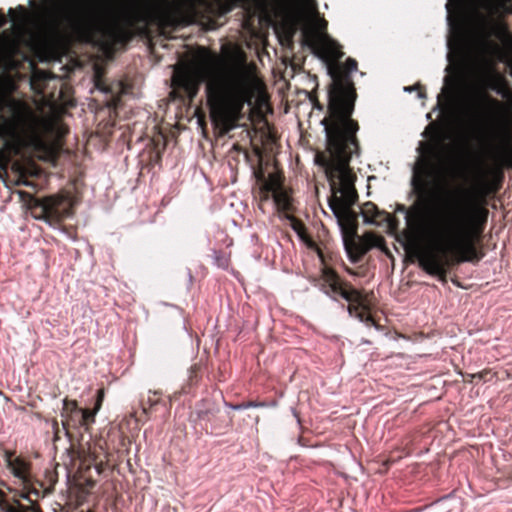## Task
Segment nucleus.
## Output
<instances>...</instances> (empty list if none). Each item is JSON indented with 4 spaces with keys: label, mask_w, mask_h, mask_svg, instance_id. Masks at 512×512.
<instances>
[{
    "label": "nucleus",
    "mask_w": 512,
    "mask_h": 512,
    "mask_svg": "<svg viewBox=\"0 0 512 512\" xmlns=\"http://www.w3.org/2000/svg\"><path fill=\"white\" fill-rule=\"evenodd\" d=\"M225 406L233 409V410H244L248 408H256L265 406L264 402H256V401H245L239 404H232L228 402H224Z\"/></svg>",
    "instance_id": "6ab92c4d"
},
{
    "label": "nucleus",
    "mask_w": 512,
    "mask_h": 512,
    "mask_svg": "<svg viewBox=\"0 0 512 512\" xmlns=\"http://www.w3.org/2000/svg\"><path fill=\"white\" fill-rule=\"evenodd\" d=\"M413 89H414V87H405L404 88L405 91H409V92H411Z\"/></svg>",
    "instance_id": "c03bdc74"
},
{
    "label": "nucleus",
    "mask_w": 512,
    "mask_h": 512,
    "mask_svg": "<svg viewBox=\"0 0 512 512\" xmlns=\"http://www.w3.org/2000/svg\"><path fill=\"white\" fill-rule=\"evenodd\" d=\"M293 414L297 418V421L300 422L299 415L295 409H293Z\"/></svg>",
    "instance_id": "79ce46f5"
},
{
    "label": "nucleus",
    "mask_w": 512,
    "mask_h": 512,
    "mask_svg": "<svg viewBox=\"0 0 512 512\" xmlns=\"http://www.w3.org/2000/svg\"><path fill=\"white\" fill-rule=\"evenodd\" d=\"M165 147H166V139H165L164 134L162 133V148H161L162 152L164 151Z\"/></svg>",
    "instance_id": "58836bf2"
},
{
    "label": "nucleus",
    "mask_w": 512,
    "mask_h": 512,
    "mask_svg": "<svg viewBox=\"0 0 512 512\" xmlns=\"http://www.w3.org/2000/svg\"><path fill=\"white\" fill-rule=\"evenodd\" d=\"M292 228L300 236L301 239L304 238V234L306 233V227L302 221L293 220Z\"/></svg>",
    "instance_id": "b1692460"
},
{
    "label": "nucleus",
    "mask_w": 512,
    "mask_h": 512,
    "mask_svg": "<svg viewBox=\"0 0 512 512\" xmlns=\"http://www.w3.org/2000/svg\"><path fill=\"white\" fill-rule=\"evenodd\" d=\"M423 145H424V143H423V142H420V143H419V147L417 148V151H418V153H420V154H423V153H424Z\"/></svg>",
    "instance_id": "e433bc0d"
},
{
    "label": "nucleus",
    "mask_w": 512,
    "mask_h": 512,
    "mask_svg": "<svg viewBox=\"0 0 512 512\" xmlns=\"http://www.w3.org/2000/svg\"><path fill=\"white\" fill-rule=\"evenodd\" d=\"M345 269H346L347 273H349L350 275L358 276V274L354 270H352L351 268L346 267Z\"/></svg>",
    "instance_id": "4c0bfd02"
},
{
    "label": "nucleus",
    "mask_w": 512,
    "mask_h": 512,
    "mask_svg": "<svg viewBox=\"0 0 512 512\" xmlns=\"http://www.w3.org/2000/svg\"><path fill=\"white\" fill-rule=\"evenodd\" d=\"M82 453H83V456H81L82 463L84 465H86L87 468H89L91 465L98 467L103 462L102 460H98L99 457L97 455L96 449L95 448L92 449L91 446L88 447L87 451L83 450Z\"/></svg>",
    "instance_id": "dca6fc26"
},
{
    "label": "nucleus",
    "mask_w": 512,
    "mask_h": 512,
    "mask_svg": "<svg viewBox=\"0 0 512 512\" xmlns=\"http://www.w3.org/2000/svg\"><path fill=\"white\" fill-rule=\"evenodd\" d=\"M418 97H419V98H424V97H425V93H424V92H422V91H419V93H418Z\"/></svg>",
    "instance_id": "37998d69"
},
{
    "label": "nucleus",
    "mask_w": 512,
    "mask_h": 512,
    "mask_svg": "<svg viewBox=\"0 0 512 512\" xmlns=\"http://www.w3.org/2000/svg\"><path fill=\"white\" fill-rule=\"evenodd\" d=\"M307 245L316 251L323 265L316 286L334 300L340 297L349 302L350 304L346 307L349 316L356 318L368 327L374 326L376 329H380V325L374 321L372 315L360 310L364 302L361 292L347 281L342 280L334 269L325 265L324 253L313 240L310 239Z\"/></svg>",
    "instance_id": "39448f33"
},
{
    "label": "nucleus",
    "mask_w": 512,
    "mask_h": 512,
    "mask_svg": "<svg viewBox=\"0 0 512 512\" xmlns=\"http://www.w3.org/2000/svg\"><path fill=\"white\" fill-rule=\"evenodd\" d=\"M446 9H447V21H448V25L449 27L452 26V18H451V15H450V8H451V4H450V1L448 0V2L446 3L445 5Z\"/></svg>",
    "instance_id": "2f4dec72"
},
{
    "label": "nucleus",
    "mask_w": 512,
    "mask_h": 512,
    "mask_svg": "<svg viewBox=\"0 0 512 512\" xmlns=\"http://www.w3.org/2000/svg\"><path fill=\"white\" fill-rule=\"evenodd\" d=\"M510 75L512 76V71L510 72Z\"/></svg>",
    "instance_id": "603ef678"
},
{
    "label": "nucleus",
    "mask_w": 512,
    "mask_h": 512,
    "mask_svg": "<svg viewBox=\"0 0 512 512\" xmlns=\"http://www.w3.org/2000/svg\"><path fill=\"white\" fill-rule=\"evenodd\" d=\"M345 67L346 71L339 73L329 70L332 82L328 90V117L321 121L329 153L325 166L341 181H348L349 163L352 156H358L360 152L359 124L352 119L357 93L351 77V73L357 71L358 63L349 57Z\"/></svg>",
    "instance_id": "f03ea898"
},
{
    "label": "nucleus",
    "mask_w": 512,
    "mask_h": 512,
    "mask_svg": "<svg viewBox=\"0 0 512 512\" xmlns=\"http://www.w3.org/2000/svg\"><path fill=\"white\" fill-rule=\"evenodd\" d=\"M361 214L365 224L374 225L376 224V218L380 216L381 212L374 203L366 202Z\"/></svg>",
    "instance_id": "ddd939ff"
},
{
    "label": "nucleus",
    "mask_w": 512,
    "mask_h": 512,
    "mask_svg": "<svg viewBox=\"0 0 512 512\" xmlns=\"http://www.w3.org/2000/svg\"><path fill=\"white\" fill-rule=\"evenodd\" d=\"M155 157H156L157 159H158V158H160V151H156V152H155Z\"/></svg>",
    "instance_id": "a18cd8bd"
},
{
    "label": "nucleus",
    "mask_w": 512,
    "mask_h": 512,
    "mask_svg": "<svg viewBox=\"0 0 512 512\" xmlns=\"http://www.w3.org/2000/svg\"><path fill=\"white\" fill-rule=\"evenodd\" d=\"M433 224L436 235L441 240L444 257L425 254L419 258L418 266L445 284L450 266L472 261L467 252L474 228L473 217L468 212L459 213L452 221H437Z\"/></svg>",
    "instance_id": "20e7f679"
},
{
    "label": "nucleus",
    "mask_w": 512,
    "mask_h": 512,
    "mask_svg": "<svg viewBox=\"0 0 512 512\" xmlns=\"http://www.w3.org/2000/svg\"><path fill=\"white\" fill-rule=\"evenodd\" d=\"M487 375H490L489 371H482L479 373L471 374V380L470 382H480V381H487Z\"/></svg>",
    "instance_id": "bb28decb"
},
{
    "label": "nucleus",
    "mask_w": 512,
    "mask_h": 512,
    "mask_svg": "<svg viewBox=\"0 0 512 512\" xmlns=\"http://www.w3.org/2000/svg\"><path fill=\"white\" fill-rule=\"evenodd\" d=\"M154 129H155V131H156V133H157V134H160V124H156V125L154 126Z\"/></svg>",
    "instance_id": "a19ab883"
},
{
    "label": "nucleus",
    "mask_w": 512,
    "mask_h": 512,
    "mask_svg": "<svg viewBox=\"0 0 512 512\" xmlns=\"http://www.w3.org/2000/svg\"><path fill=\"white\" fill-rule=\"evenodd\" d=\"M7 17L4 15L3 12H0V28L6 25L7 23Z\"/></svg>",
    "instance_id": "72a5a7b5"
},
{
    "label": "nucleus",
    "mask_w": 512,
    "mask_h": 512,
    "mask_svg": "<svg viewBox=\"0 0 512 512\" xmlns=\"http://www.w3.org/2000/svg\"><path fill=\"white\" fill-rule=\"evenodd\" d=\"M98 411L95 410V408L91 409H81L80 414L78 415L79 418L82 419L83 422V428L85 431L89 430V427L95 422V416Z\"/></svg>",
    "instance_id": "f3484780"
},
{
    "label": "nucleus",
    "mask_w": 512,
    "mask_h": 512,
    "mask_svg": "<svg viewBox=\"0 0 512 512\" xmlns=\"http://www.w3.org/2000/svg\"><path fill=\"white\" fill-rule=\"evenodd\" d=\"M413 169L415 171L416 167ZM410 184L412 186V190L409 196L413 197L414 195H417L419 200L410 208H407L404 204H397L396 206V212L404 214L407 225L416 224L427 215L425 191L422 183L415 174L412 176Z\"/></svg>",
    "instance_id": "9d476101"
},
{
    "label": "nucleus",
    "mask_w": 512,
    "mask_h": 512,
    "mask_svg": "<svg viewBox=\"0 0 512 512\" xmlns=\"http://www.w3.org/2000/svg\"><path fill=\"white\" fill-rule=\"evenodd\" d=\"M330 208H331V210H333L334 213H336L335 208L332 204H330Z\"/></svg>",
    "instance_id": "09e8293b"
},
{
    "label": "nucleus",
    "mask_w": 512,
    "mask_h": 512,
    "mask_svg": "<svg viewBox=\"0 0 512 512\" xmlns=\"http://www.w3.org/2000/svg\"><path fill=\"white\" fill-rule=\"evenodd\" d=\"M104 398H105V389L104 388L98 389L97 394H96L95 404H94V408L96 411L100 410L102 403L104 401Z\"/></svg>",
    "instance_id": "a878e982"
},
{
    "label": "nucleus",
    "mask_w": 512,
    "mask_h": 512,
    "mask_svg": "<svg viewBox=\"0 0 512 512\" xmlns=\"http://www.w3.org/2000/svg\"><path fill=\"white\" fill-rule=\"evenodd\" d=\"M8 15L14 25L12 32L4 31L1 35L0 56L10 62L17 57H23V48H32L34 43L23 25L28 16L27 9L19 5L16 9L10 8Z\"/></svg>",
    "instance_id": "6e6552de"
},
{
    "label": "nucleus",
    "mask_w": 512,
    "mask_h": 512,
    "mask_svg": "<svg viewBox=\"0 0 512 512\" xmlns=\"http://www.w3.org/2000/svg\"><path fill=\"white\" fill-rule=\"evenodd\" d=\"M302 45H303V46H309V47H311V45H310L309 41H308L304 36H303V38H302Z\"/></svg>",
    "instance_id": "ea45409f"
},
{
    "label": "nucleus",
    "mask_w": 512,
    "mask_h": 512,
    "mask_svg": "<svg viewBox=\"0 0 512 512\" xmlns=\"http://www.w3.org/2000/svg\"><path fill=\"white\" fill-rule=\"evenodd\" d=\"M453 284L460 286L459 282L457 280L452 279Z\"/></svg>",
    "instance_id": "49530a36"
},
{
    "label": "nucleus",
    "mask_w": 512,
    "mask_h": 512,
    "mask_svg": "<svg viewBox=\"0 0 512 512\" xmlns=\"http://www.w3.org/2000/svg\"><path fill=\"white\" fill-rule=\"evenodd\" d=\"M220 129L223 134L230 132L233 129V125L230 123L228 119H222L219 121Z\"/></svg>",
    "instance_id": "c85d7f7f"
},
{
    "label": "nucleus",
    "mask_w": 512,
    "mask_h": 512,
    "mask_svg": "<svg viewBox=\"0 0 512 512\" xmlns=\"http://www.w3.org/2000/svg\"><path fill=\"white\" fill-rule=\"evenodd\" d=\"M512 15V0H472L470 29L479 56L486 88L503 99L510 95L508 82L496 66L509 60L511 37L507 17Z\"/></svg>",
    "instance_id": "7ed1b4c3"
},
{
    "label": "nucleus",
    "mask_w": 512,
    "mask_h": 512,
    "mask_svg": "<svg viewBox=\"0 0 512 512\" xmlns=\"http://www.w3.org/2000/svg\"><path fill=\"white\" fill-rule=\"evenodd\" d=\"M160 402V395L157 391L153 393L149 392L147 399H142L141 406L142 410L146 415H150L153 411H156V407Z\"/></svg>",
    "instance_id": "4468645a"
},
{
    "label": "nucleus",
    "mask_w": 512,
    "mask_h": 512,
    "mask_svg": "<svg viewBox=\"0 0 512 512\" xmlns=\"http://www.w3.org/2000/svg\"><path fill=\"white\" fill-rule=\"evenodd\" d=\"M340 192L344 193V197H345V204L350 206V205H353L357 199H358V194L355 190V188H351L349 186H346L345 188L343 189H339Z\"/></svg>",
    "instance_id": "aec40b11"
},
{
    "label": "nucleus",
    "mask_w": 512,
    "mask_h": 512,
    "mask_svg": "<svg viewBox=\"0 0 512 512\" xmlns=\"http://www.w3.org/2000/svg\"><path fill=\"white\" fill-rule=\"evenodd\" d=\"M343 242L346 254L353 264L360 262L371 248L366 244L349 243L346 239Z\"/></svg>",
    "instance_id": "f8f14e48"
},
{
    "label": "nucleus",
    "mask_w": 512,
    "mask_h": 512,
    "mask_svg": "<svg viewBox=\"0 0 512 512\" xmlns=\"http://www.w3.org/2000/svg\"><path fill=\"white\" fill-rule=\"evenodd\" d=\"M11 156L5 149H0V169L6 170L10 164Z\"/></svg>",
    "instance_id": "5701e85b"
},
{
    "label": "nucleus",
    "mask_w": 512,
    "mask_h": 512,
    "mask_svg": "<svg viewBox=\"0 0 512 512\" xmlns=\"http://www.w3.org/2000/svg\"><path fill=\"white\" fill-rule=\"evenodd\" d=\"M184 9L189 12H196L204 5L205 0H181Z\"/></svg>",
    "instance_id": "412c9836"
},
{
    "label": "nucleus",
    "mask_w": 512,
    "mask_h": 512,
    "mask_svg": "<svg viewBox=\"0 0 512 512\" xmlns=\"http://www.w3.org/2000/svg\"><path fill=\"white\" fill-rule=\"evenodd\" d=\"M123 24L106 25L102 13L95 8H83L67 17L70 29L82 42L92 44L100 38L111 48L125 46L134 35L146 39L155 54L160 36V0H119Z\"/></svg>",
    "instance_id": "f257e3e1"
},
{
    "label": "nucleus",
    "mask_w": 512,
    "mask_h": 512,
    "mask_svg": "<svg viewBox=\"0 0 512 512\" xmlns=\"http://www.w3.org/2000/svg\"><path fill=\"white\" fill-rule=\"evenodd\" d=\"M81 408L78 407L76 400H69L65 398L63 400V408L61 411V417H66L69 414L80 412Z\"/></svg>",
    "instance_id": "a211bd4d"
},
{
    "label": "nucleus",
    "mask_w": 512,
    "mask_h": 512,
    "mask_svg": "<svg viewBox=\"0 0 512 512\" xmlns=\"http://www.w3.org/2000/svg\"><path fill=\"white\" fill-rule=\"evenodd\" d=\"M215 261L217 265L221 268H225L228 265L227 258L221 252L218 253L215 251Z\"/></svg>",
    "instance_id": "cd10ccee"
},
{
    "label": "nucleus",
    "mask_w": 512,
    "mask_h": 512,
    "mask_svg": "<svg viewBox=\"0 0 512 512\" xmlns=\"http://www.w3.org/2000/svg\"><path fill=\"white\" fill-rule=\"evenodd\" d=\"M422 136H423V137H427V132H426V131H424V132L422 133Z\"/></svg>",
    "instance_id": "8fccbe9b"
},
{
    "label": "nucleus",
    "mask_w": 512,
    "mask_h": 512,
    "mask_svg": "<svg viewBox=\"0 0 512 512\" xmlns=\"http://www.w3.org/2000/svg\"><path fill=\"white\" fill-rule=\"evenodd\" d=\"M0 509L3 512H42L38 503L31 502L28 504L21 503L18 499L9 502L6 494L0 489Z\"/></svg>",
    "instance_id": "9b49d317"
},
{
    "label": "nucleus",
    "mask_w": 512,
    "mask_h": 512,
    "mask_svg": "<svg viewBox=\"0 0 512 512\" xmlns=\"http://www.w3.org/2000/svg\"><path fill=\"white\" fill-rule=\"evenodd\" d=\"M165 512H170V511H169V509H168V510H167V511H165Z\"/></svg>",
    "instance_id": "864d4df0"
},
{
    "label": "nucleus",
    "mask_w": 512,
    "mask_h": 512,
    "mask_svg": "<svg viewBox=\"0 0 512 512\" xmlns=\"http://www.w3.org/2000/svg\"><path fill=\"white\" fill-rule=\"evenodd\" d=\"M170 200H171V197L170 198H168L167 196L162 197V200H161L162 207L167 205L170 202Z\"/></svg>",
    "instance_id": "f704fd0d"
},
{
    "label": "nucleus",
    "mask_w": 512,
    "mask_h": 512,
    "mask_svg": "<svg viewBox=\"0 0 512 512\" xmlns=\"http://www.w3.org/2000/svg\"><path fill=\"white\" fill-rule=\"evenodd\" d=\"M52 427H53V430H54V433H55V438L58 439L59 438V436H58V433H59V423H58L57 419L53 420Z\"/></svg>",
    "instance_id": "473e14b6"
},
{
    "label": "nucleus",
    "mask_w": 512,
    "mask_h": 512,
    "mask_svg": "<svg viewBox=\"0 0 512 512\" xmlns=\"http://www.w3.org/2000/svg\"><path fill=\"white\" fill-rule=\"evenodd\" d=\"M362 343H363V344H371V342H370V341H368V340H362Z\"/></svg>",
    "instance_id": "de8ad7c7"
},
{
    "label": "nucleus",
    "mask_w": 512,
    "mask_h": 512,
    "mask_svg": "<svg viewBox=\"0 0 512 512\" xmlns=\"http://www.w3.org/2000/svg\"><path fill=\"white\" fill-rule=\"evenodd\" d=\"M4 461L7 468L18 478L23 485V492L20 497L26 499L29 503H38L40 497H44L49 490L43 487L40 482H33L31 475V463L20 456H15L14 451H4Z\"/></svg>",
    "instance_id": "1a4fd4ad"
},
{
    "label": "nucleus",
    "mask_w": 512,
    "mask_h": 512,
    "mask_svg": "<svg viewBox=\"0 0 512 512\" xmlns=\"http://www.w3.org/2000/svg\"><path fill=\"white\" fill-rule=\"evenodd\" d=\"M35 144H36V146H43L44 142H43V140L41 138L37 137L35 139Z\"/></svg>",
    "instance_id": "c9c22d12"
},
{
    "label": "nucleus",
    "mask_w": 512,
    "mask_h": 512,
    "mask_svg": "<svg viewBox=\"0 0 512 512\" xmlns=\"http://www.w3.org/2000/svg\"><path fill=\"white\" fill-rule=\"evenodd\" d=\"M118 93L121 95L128 94L132 88L131 84L127 80H120L116 83Z\"/></svg>",
    "instance_id": "393cba45"
},
{
    "label": "nucleus",
    "mask_w": 512,
    "mask_h": 512,
    "mask_svg": "<svg viewBox=\"0 0 512 512\" xmlns=\"http://www.w3.org/2000/svg\"><path fill=\"white\" fill-rule=\"evenodd\" d=\"M485 109H474L467 114L462 128L472 136H497L503 147L510 145V139L505 129V104L490 94L481 96Z\"/></svg>",
    "instance_id": "423d86ee"
},
{
    "label": "nucleus",
    "mask_w": 512,
    "mask_h": 512,
    "mask_svg": "<svg viewBox=\"0 0 512 512\" xmlns=\"http://www.w3.org/2000/svg\"><path fill=\"white\" fill-rule=\"evenodd\" d=\"M167 22V0H162V37L165 34L164 28Z\"/></svg>",
    "instance_id": "c756f323"
},
{
    "label": "nucleus",
    "mask_w": 512,
    "mask_h": 512,
    "mask_svg": "<svg viewBox=\"0 0 512 512\" xmlns=\"http://www.w3.org/2000/svg\"><path fill=\"white\" fill-rule=\"evenodd\" d=\"M162 305H164L165 307L169 308L170 310L173 311L174 313V316H175V319L178 323V325L182 328V329H185V323H184V317H183V313H182V310L178 307H175V306H172V305H169L167 303H162Z\"/></svg>",
    "instance_id": "4be33fe9"
},
{
    "label": "nucleus",
    "mask_w": 512,
    "mask_h": 512,
    "mask_svg": "<svg viewBox=\"0 0 512 512\" xmlns=\"http://www.w3.org/2000/svg\"><path fill=\"white\" fill-rule=\"evenodd\" d=\"M34 2H35L34 0H30V1H29V4H30V5H33V4H34Z\"/></svg>",
    "instance_id": "3c124183"
},
{
    "label": "nucleus",
    "mask_w": 512,
    "mask_h": 512,
    "mask_svg": "<svg viewBox=\"0 0 512 512\" xmlns=\"http://www.w3.org/2000/svg\"><path fill=\"white\" fill-rule=\"evenodd\" d=\"M24 194L28 197L27 206L37 220L58 225L73 214V199L68 191L43 197Z\"/></svg>",
    "instance_id": "0eeeda50"
},
{
    "label": "nucleus",
    "mask_w": 512,
    "mask_h": 512,
    "mask_svg": "<svg viewBox=\"0 0 512 512\" xmlns=\"http://www.w3.org/2000/svg\"><path fill=\"white\" fill-rule=\"evenodd\" d=\"M79 414H80V412H76L73 414H69L66 417H62V426L67 434H68L70 428L77 429V428H82L84 426L82 419L79 418V416H78Z\"/></svg>",
    "instance_id": "2eb2a0df"
},
{
    "label": "nucleus",
    "mask_w": 512,
    "mask_h": 512,
    "mask_svg": "<svg viewBox=\"0 0 512 512\" xmlns=\"http://www.w3.org/2000/svg\"><path fill=\"white\" fill-rule=\"evenodd\" d=\"M210 411V408H200L199 405H197V416L199 419H208Z\"/></svg>",
    "instance_id": "7c9ffc66"
}]
</instances>
